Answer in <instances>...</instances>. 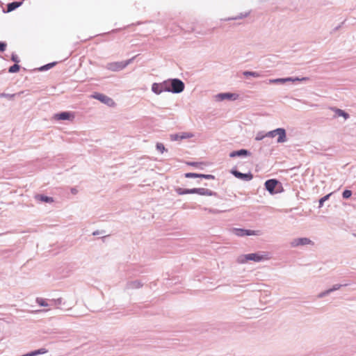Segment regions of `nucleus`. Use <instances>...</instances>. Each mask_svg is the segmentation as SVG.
Instances as JSON below:
<instances>
[{"instance_id":"nucleus-1","label":"nucleus","mask_w":356,"mask_h":356,"mask_svg":"<svg viewBox=\"0 0 356 356\" xmlns=\"http://www.w3.org/2000/svg\"><path fill=\"white\" fill-rule=\"evenodd\" d=\"M270 259L269 254L266 252H258L247 254H241L238 257L237 262L239 264H245L248 261L254 262H261Z\"/></svg>"},{"instance_id":"nucleus-2","label":"nucleus","mask_w":356,"mask_h":356,"mask_svg":"<svg viewBox=\"0 0 356 356\" xmlns=\"http://www.w3.org/2000/svg\"><path fill=\"white\" fill-rule=\"evenodd\" d=\"M163 85L165 86V92L178 94L184 91L185 88L184 83L179 79H169L163 81Z\"/></svg>"},{"instance_id":"nucleus-3","label":"nucleus","mask_w":356,"mask_h":356,"mask_svg":"<svg viewBox=\"0 0 356 356\" xmlns=\"http://www.w3.org/2000/svg\"><path fill=\"white\" fill-rule=\"evenodd\" d=\"M175 191L180 195L186 194H198L200 195L216 196L217 195L216 192L204 188H194L191 189L177 188Z\"/></svg>"},{"instance_id":"nucleus-4","label":"nucleus","mask_w":356,"mask_h":356,"mask_svg":"<svg viewBox=\"0 0 356 356\" xmlns=\"http://www.w3.org/2000/svg\"><path fill=\"white\" fill-rule=\"evenodd\" d=\"M266 136H268L269 138H274L277 136V142L278 143H283L286 141V130L284 128H277L268 131L266 133Z\"/></svg>"},{"instance_id":"nucleus-5","label":"nucleus","mask_w":356,"mask_h":356,"mask_svg":"<svg viewBox=\"0 0 356 356\" xmlns=\"http://www.w3.org/2000/svg\"><path fill=\"white\" fill-rule=\"evenodd\" d=\"M135 57H133L127 60L122 61V62H115L111 63L108 65V69L113 72H118L125 68L128 65H129L134 59Z\"/></svg>"},{"instance_id":"nucleus-6","label":"nucleus","mask_w":356,"mask_h":356,"mask_svg":"<svg viewBox=\"0 0 356 356\" xmlns=\"http://www.w3.org/2000/svg\"><path fill=\"white\" fill-rule=\"evenodd\" d=\"M91 97L95 99L100 101L104 104L108 106H113L115 105L114 101L109 97L99 92H95Z\"/></svg>"},{"instance_id":"nucleus-7","label":"nucleus","mask_w":356,"mask_h":356,"mask_svg":"<svg viewBox=\"0 0 356 356\" xmlns=\"http://www.w3.org/2000/svg\"><path fill=\"white\" fill-rule=\"evenodd\" d=\"M290 245L293 248L298 247V246H303V245H314V242L310 240L309 238L302 237V238H296L293 239Z\"/></svg>"},{"instance_id":"nucleus-8","label":"nucleus","mask_w":356,"mask_h":356,"mask_svg":"<svg viewBox=\"0 0 356 356\" xmlns=\"http://www.w3.org/2000/svg\"><path fill=\"white\" fill-rule=\"evenodd\" d=\"M231 173L235 177H236L239 179H241V180L247 181L252 180L253 178V175L251 172L242 173L236 169H232L231 170Z\"/></svg>"},{"instance_id":"nucleus-9","label":"nucleus","mask_w":356,"mask_h":356,"mask_svg":"<svg viewBox=\"0 0 356 356\" xmlns=\"http://www.w3.org/2000/svg\"><path fill=\"white\" fill-rule=\"evenodd\" d=\"M277 184H278V181L277 179H268V180L266 181L264 185H265L266 189L270 194H274V193H275V188L276 186L277 185Z\"/></svg>"},{"instance_id":"nucleus-10","label":"nucleus","mask_w":356,"mask_h":356,"mask_svg":"<svg viewBox=\"0 0 356 356\" xmlns=\"http://www.w3.org/2000/svg\"><path fill=\"white\" fill-rule=\"evenodd\" d=\"M234 233L238 236H245L257 235V232L254 230L245 229H234Z\"/></svg>"},{"instance_id":"nucleus-11","label":"nucleus","mask_w":356,"mask_h":356,"mask_svg":"<svg viewBox=\"0 0 356 356\" xmlns=\"http://www.w3.org/2000/svg\"><path fill=\"white\" fill-rule=\"evenodd\" d=\"M238 95L232 92H222L216 95V99L218 101H223L225 99H236Z\"/></svg>"},{"instance_id":"nucleus-12","label":"nucleus","mask_w":356,"mask_h":356,"mask_svg":"<svg viewBox=\"0 0 356 356\" xmlns=\"http://www.w3.org/2000/svg\"><path fill=\"white\" fill-rule=\"evenodd\" d=\"M165 88L163 81L161 83H154L152 85V91L156 95H160L161 92H165Z\"/></svg>"},{"instance_id":"nucleus-13","label":"nucleus","mask_w":356,"mask_h":356,"mask_svg":"<svg viewBox=\"0 0 356 356\" xmlns=\"http://www.w3.org/2000/svg\"><path fill=\"white\" fill-rule=\"evenodd\" d=\"M251 153L245 149H241L236 151H233L230 152L229 156L232 158L238 156V157H246L250 156Z\"/></svg>"},{"instance_id":"nucleus-14","label":"nucleus","mask_w":356,"mask_h":356,"mask_svg":"<svg viewBox=\"0 0 356 356\" xmlns=\"http://www.w3.org/2000/svg\"><path fill=\"white\" fill-rule=\"evenodd\" d=\"M143 286V284L139 280H134V281H129L127 283L124 289L125 290H130V289H140Z\"/></svg>"},{"instance_id":"nucleus-15","label":"nucleus","mask_w":356,"mask_h":356,"mask_svg":"<svg viewBox=\"0 0 356 356\" xmlns=\"http://www.w3.org/2000/svg\"><path fill=\"white\" fill-rule=\"evenodd\" d=\"M54 118L58 120H67L72 119L74 116L70 112L65 111L55 114Z\"/></svg>"},{"instance_id":"nucleus-16","label":"nucleus","mask_w":356,"mask_h":356,"mask_svg":"<svg viewBox=\"0 0 356 356\" xmlns=\"http://www.w3.org/2000/svg\"><path fill=\"white\" fill-rule=\"evenodd\" d=\"M286 82H294V80L293 79V77L278 78L268 80V83L283 84Z\"/></svg>"},{"instance_id":"nucleus-17","label":"nucleus","mask_w":356,"mask_h":356,"mask_svg":"<svg viewBox=\"0 0 356 356\" xmlns=\"http://www.w3.org/2000/svg\"><path fill=\"white\" fill-rule=\"evenodd\" d=\"M23 3V1H13L8 3L7 5V13L12 12L15 10L16 8L21 6Z\"/></svg>"},{"instance_id":"nucleus-18","label":"nucleus","mask_w":356,"mask_h":356,"mask_svg":"<svg viewBox=\"0 0 356 356\" xmlns=\"http://www.w3.org/2000/svg\"><path fill=\"white\" fill-rule=\"evenodd\" d=\"M250 11L245 12V13H241L238 14L236 16L231 17H227V18L224 19L223 20H225V21H231V20L242 19L243 18L247 17L250 15Z\"/></svg>"},{"instance_id":"nucleus-19","label":"nucleus","mask_w":356,"mask_h":356,"mask_svg":"<svg viewBox=\"0 0 356 356\" xmlns=\"http://www.w3.org/2000/svg\"><path fill=\"white\" fill-rule=\"evenodd\" d=\"M334 110L337 116L343 117L346 120L349 118V114L339 108H334Z\"/></svg>"},{"instance_id":"nucleus-20","label":"nucleus","mask_w":356,"mask_h":356,"mask_svg":"<svg viewBox=\"0 0 356 356\" xmlns=\"http://www.w3.org/2000/svg\"><path fill=\"white\" fill-rule=\"evenodd\" d=\"M36 198L39 200H40L41 202H54V200L52 197H48V196H46V195H38L36 196Z\"/></svg>"},{"instance_id":"nucleus-21","label":"nucleus","mask_w":356,"mask_h":356,"mask_svg":"<svg viewBox=\"0 0 356 356\" xmlns=\"http://www.w3.org/2000/svg\"><path fill=\"white\" fill-rule=\"evenodd\" d=\"M35 302L38 305L41 307H47L50 305V303H48L47 300L42 298H36Z\"/></svg>"},{"instance_id":"nucleus-22","label":"nucleus","mask_w":356,"mask_h":356,"mask_svg":"<svg viewBox=\"0 0 356 356\" xmlns=\"http://www.w3.org/2000/svg\"><path fill=\"white\" fill-rule=\"evenodd\" d=\"M243 74L245 77L253 76V77H259L260 74L257 72H252V71H244Z\"/></svg>"},{"instance_id":"nucleus-23","label":"nucleus","mask_w":356,"mask_h":356,"mask_svg":"<svg viewBox=\"0 0 356 356\" xmlns=\"http://www.w3.org/2000/svg\"><path fill=\"white\" fill-rule=\"evenodd\" d=\"M56 64V62L50 63L47 65H44L39 68L40 71H45L51 69Z\"/></svg>"},{"instance_id":"nucleus-24","label":"nucleus","mask_w":356,"mask_h":356,"mask_svg":"<svg viewBox=\"0 0 356 356\" xmlns=\"http://www.w3.org/2000/svg\"><path fill=\"white\" fill-rule=\"evenodd\" d=\"M49 302H50V305L58 306L63 303V298H59L57 299H51L49 300Z\"/></svg>"},{"instance_id":"nucleus-25","label":"nucleus","mask_w":356,"mask_h":356,"mask_svg":"<svg viewBox=\"0 0 356 356\" xmlns=\"http://www.w3.org/2000/svg\"><path fill=\"white\" fill-rule=\"evenodd\" d=\"M20 66L18 64H14L10 66L8 69V72L10 73H16L19 70Z\"/></svg>"},{"instance_id":"nucleus-26","label":"nucleus","mask_w":356,"mask_h":356,"mask_svg":"<svg viewBox=\"0 0 356 356\" xmlns=\"http://www.w3.org/2000/svg\"><path fill=\"white\" fill-rule=\"evenodd\" d=\"M348 285V284H346V283L343 284H334L332 288L329 289V291H330V293H332L333 291L339 290L342 286H346Z\"/></svg>"},{"instance_id":"nucleus-27","label":"nucleus","mask_w":356,"mask_h":356,"mask_svg":"<svg viewBox=\"0 0 356 356\" xmlns=\"http://www.w3.org/2000/svg\"><path fill=\"white\" fill-rule=\"evenodd\" d=\"M188 165L197 167L200 169H203L204 164L202 162H188L187 163Z\"/></svg>"},{"instance_id":"nucleus-28","label":"nucleus","mask_w":356,"mask_h":356,"mask_svg":"<svg viewBox=\"0 0 356 356\" xmlns=\"http://www.w3.org/2000/svg\"><path fill=\"white\" fill-rule=\"evenodd\" d=\"M266 137H268V136H266V133H264V131H259L257 134L255 140L259 141L263 140Z\"/></svg>"},{"instance_id":"nucleus-29","label":"nucleus","mask_w":356,"mask_h":356,"mask_svg":"<svg viewBox=\"0 0 356 356\" xmlns=\"http://www.w3.org/2000/svg\"><path fill=\"white\" fill-rule=\"evenodd\" d=\"M204 210L208 211L210 213H220L225 212L227 211V210H218V209H211V208H205Z\"/></svg>"},{"instance_id":"nucleus-30","label":"nucleus","mask_w":356,"mask_h":356,"mask_svg":"<svg viewBox=\"0 0 356 356\" xmlns=\"http://www.w3.org/2000/svg\"><path fill=\"white\" fill-rule=\"evenodd\" d=\"M332 195V193H330V194H327L325 196H323V197H321L320 200H319V207H322L323 205V203L327 200L330 197V196Z\"/></svg>"},{"instance_id":"nucleus-31","label":"nucleus","mask_w":356,"mask_h":356,"mask_svg":"<svg viewBox=\"0 0 356 356\" xmlns=\"http://www.w3.org/2000/svg\"><path fill=\"white\" fill-rule=\"evenodd\" d=\"M186 178H200V174L193 172H187L185 174Z\"/></svg>"},{"instance_id":"nucleus-32","label":"nucleus","mask_w":356,"mask_h":356,"mask_svg":"<svg viewBox=\"0 0 356 356\" xmlns=\"http://www.w3.org/2000/svg\"><path fill=\"white\" fill-rule=\"evenodd\" d=\"M352 195V192L350 190H345L343 193L342 196L344 199H348Z\"/></svg>"},{"instance_id":"nucleus-33","label":"nucleus","mask_w":356,"mask_h":356,"mask_svg":"<svg viewBox=\"0 0 356 356\" xmlns=\"http://www.w3.org/2000/svg\"><path fill=\"white\" fill-rule=\"evenodd\" d=\"M156 149L161 153H163L165 150V148L163 144H162L161 143H158L156 145Z\"/></svg>"},{"instance_id":"nucleus-34","label":"nucleus","mask_w":356,"mask_h":356,"mask_svg":"<svg viewBox=\"0 0 356 356\" xmlns=\"http://www.w3.org/2000/svg\"><path fill=\"white\" fill-rule=\"evenodd\" d=\"M15 96V94H8V93H0V97H6L9 99H13Z\"/></svg>"},{"instance_id":"nucleus-35","label":"nucleus","mask_w":356,"mask_h":356,"mask_svg":"<svg viewBox=\"0 0 356 356\" xmlns=\"http://www.w3.org/2000/svg\"><path fill=\"white\" fill-rule=\"evenodd\" d=\"M11 60L12 61L15 62V64H18L20 62L19 58H18L17 55L15 53H13L11 55Z\"/></svg>"},{"instance_id":"nucleus-36","label":"nucleus","mask_w":356,"mask_h":356,"mask_svg":"<svg viewBox=\"0 0 356 356\" xmlns=\"http://www.w3.org/2000/svg\"><path fill=\"white\" fill-rule=\"evenodd\" d=\"M200 178H204L206 179H214L215 177L212 175L200 174Z\"/></svg>"},{"instance_id":"nucleus-37","label":"nucleus","mask_w":356,"mask_h":356,"mask_svg":"<svg viewBox=\"0 0 356 356\" xmlns=\"http://www.w3.org/2000/svg\"><path fill=\"white\" fill-rule=\"evenodd\" d=\"M330 293V291H329V289H327V290H325V291H323V292L320 293L317 296V297H318V298H324L325 296H326L329 295Z\"/></svg>"},{"instance_id":"nucleus-38","label":"nucleus","mask_w":356,"mask_h":356,"mask_svg":"<svg viewBox=\"0 0 356 356\" xmlns=\"http://www.w3.org/2000/svg\"><path fill=\"white\" fill-rule=\"evenodd\" d=\"M7 44L5 42H0V51L3 52L6 51Z\"/></svg>"},{"instance_id":"nucleus-39","label":"nucleus","mask_w":356,"mask_h":356,"mask_svg":"<svg viewBox=\"0 0 356 356\" xmlns=\"http://www.w3.org/2000/svg\"><path fill=\"white\" fill-rule=\"evenodd\" d=\"M293 79L294 80V82L295 81H307L309 80V78L308 77H302V78H298V77H293Z\"/></svg>"},{"instance_id":"nucleus-40","label":"nucleus","mask_w":356,"mask_h":356,"mask_svg":"<svg viewBox=\"0 0 356 356\" xmlns=\"http://www.w3.org/2000/svg\"><path fill=\"white\" fill-rule=\"evenodd\" d=\"M171 140H178L180 139V134H173L171 136Z\"/></svg>"},{"instance_id":"nucleus-41","label":"nucleus","mask_w":356,"mask_h":356,"mask_svg":"<svg viewBox=\"0 0 356 356\" xmlns=\"http://www.w3.org/2000/svg\"><path fill=\"white\" fill-rule=\"evenodd\" d=\"M190 137L191 136L188 133H182L181 134H180V139L188 138Z\"/></svg>"},{"instance_id":"nucleus-42","label":"nucleus","mask_w":356,"mask_h":356,"mask_svg":"<svg viewBox=\"0 0 356 356\" xmlns=\"http://www.w3.org/2000/svg\"><path fill=\"white\" fill-rule=\"evenodd\" d=\"M71 193L74 195H76L78 193V190L76 188H72Z\"/></svg>"},{"instance_id":"nucleus-43","label":"nucleus","mask_w":356,"mask_h":356,"mask_svg":"<svg viewBox=\"0 0 356 356\" xmlns=\"http://www.w3.org/2000/svg\"><path fill=\"white\" fill-rule=\"evenodd\" d=\"M47 311H49V309H39V310L35 311L34 312L38 313V312H47Z\"/></svg>"},{"instance_id":"nucleus-44","label":"nucleus","mask_w":356,"mask_h":356,"mask_svg":"<svg viewBox=\"0 0 356 356\" xmlns=\"http://www.w3.org/2000/svg\"><path fill=\"white\" fill-rule=\"evenodd\" d=\"M99 234V231H95V232H94L92 233V235H94V236H97V235H98Z\"/></svg>"},{"instance_id":"nucleus-45","label":"nucleus","mask_w":356,"mask_h":356,"mask_svg":"<svg viewBox=\"0 0 356 356\" xmlns=\"http://www.w3.org/2000/svg\"><path fill=\"white\" fill-rule=\"evenodd\" d=\"M118 31V29H114L112 31V32H116Z\"/></svg>"},{"instance_id":"nucleus-46","label":"nucleus","mask_w":356,"mask_h":356,"mask_svg":"<svg viewBox=\"0 0 356 356\" xmlns=\"http://www.w3.org/2000/svg\"><path fill=\"white\" fill-rule=\"evenodd\" d=\"M353 236L356 237V234H354Z\"/></svg>"}]
</instances>
